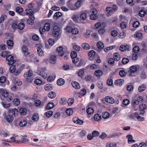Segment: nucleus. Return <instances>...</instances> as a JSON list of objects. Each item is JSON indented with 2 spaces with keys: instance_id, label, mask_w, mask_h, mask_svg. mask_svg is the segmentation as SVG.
Masks as SVG:
<instances>
[{
  "instance_id": "nucleus-24",
  "label": "nucleus",
  "mask_w": 147,
  "mask_h": 147,
  "mask_svg": "<svg viewBox=\"0 0 147 147\" xmlns=\"http://www.w3.org/2000/svg\"><path fill=\"white\" fill-rule=\"evenodd\" d=\"M22 66L18 68L17 69H16V71H14L13 74L15 76H17L21 72L23 69H22Z\"/></svg>"
},
{
  "instance_id": "nucleus-33",
  "label": "nucleus",
  "mask_w": 147,
  "mask_h": 147,
  "mask_svg": "<svg viewBox=\"0 0 147 147\" xmlns=\"http://www.w3.org/2000/svg\"><path fill=\"white\" fill-rule=\"evenodd\" d=\"M114 60L116 61H119L120 59V57L118 53H115L113 54Z\"/></svg>"
},
{
  "instance_id": "nucleus-30",
  "label": "nucleus",
  "mask_w": 147,
  "mask_h": 147,
  "mask_svg": "<svg viewBox=\"0 0 147 147\" xmlns=\"http://www.w3.org/2000/svg\"><path fill=\"white\" fill-rule=\"evenodd\" d=\"M19 113L21 115H25L27 112L26 109L24 108H21L19 110Z\"/></svg>"
},
{
  "instance_id": "nucleus-45",
  "label": "nucleus",
  "mask_w": 147,
  "mask_h": 147,
  "mask_svg": "<svg viewBox=\"0 0 147 147\" xmlns=\"http://www.w3.org/2000/svg\"><path fill=\"white\" fill-rule=\"evenodd\" d=\"M54 105L53 102H50L48 104L47 108L48 109H50L53 108L54 107Z\"/></svg>"
},
{
  "instance_id": "nucleus-9",
  "label": "nucleus",
  "mask_w": 147,
  "mask_h": 147,
  "mask_svg": "<svg viewBox=\"0 0 147 147\" xmlns=\"http://www.w3.org/2000/svg\"><path fill=\"white\" fill-rule=\"evenodd\" d=\"M45 69H41L38 71L37 73L38 74L41 76L44 79H45L47 76V75L45 71Z\"/></svg>"
},
{
  "instance_id": "nucleus-28",
  "label": "nucleus",
  "mask_w": 147,
  "mask_h": 147,
  "mask_svg": "<svg viewBox=\"0 0 147 147\" xmlns=\"http://www.w3.org/2000/svg\"><path fill=\"white\" fill-rule=\"evenodd\" d=\"M34 16L29 17V19L28 20L27 23L28 24L32 25L34 23Z\"/></svg>"
},
{
  "instance_id": "nucleus-23",
  "label": "nucleus",
  "mask_w": 147,
  "mask_h": 147,
  "mask_svg": "<svg viewBox=\"0 0 147 147\" xmlns=\"http://www.w3.org/2000/svg\"><path fill=\"white\" fill-rule=\"evenodd\" d=\"M146 88V85L145 84H143L140 85L138 88V90L139 92H143Z\"/></svg>"
},
{
  "instance_id": "nucleus-25",
  "label": "nucleus",
  "mask_w": 147,
  "mask_h": 147,
  "mask_svg": "<svg viewBox=\"0 0 147 147\" xmlns=\"http://www.w3.org/2000/svg\"><path fill=\"white\" fill-rule=\"evenodd\" d=\"M27 124V122L26 120H22L19 123V125L21 127L26 126Z\"/></svg>"
},
{
  "instance_id": "nucleus-6",
  "label": "nucleus",
  "mask_w": 147,
  "mask_h": 147,
  "mask_svg": "<svg viewBox=\"0 0 147 147\" xmlns=\"http://www.w3.org/2000/svg\"><path fill=\"white\" fill-rule=\"evenodd\" d=\"M53 35L55 37H57L61 34L60 28L59 27L55 26L53 27Z\"/></svg>"
},
{
  "instance_id": "nucleus-39",
  "label": "nucleus",
  "mask_w": 147,
  "mask_h": 147,
  "mask_svg": "<svg viewBox=\"0 0 147 147\" xmlns=\"http://www.w3.org/2000/svg\"><path fill=\"white\" fill-rule=\"evenodd\" d=\"M66 112L68 116H70L73 113V111L71 108L67 109Z\"/></svg>"
},
{
  "instance_id": "nucleus-14",
  "label": "nucleus",
  "mask_w": 147,
  "mask_h": 147,
  "mask_svg": "<svg viewBox=\"0 0 147 147\" xmlns=\"http://www.w3.org/2000/svg\"><path fill=\"white\" fill-rule=\"evenodd\" d=\"M22 50L23 52L24 53L26 56L27 57L29 56L30 53L28 52V49L26 46L25 45L23 46Z\"/></svg>"
},
{
  "instance_id": "nucleus-2",
  "label": "nucleus",
  "mask_w": 147,
  "mask_h": 147,
  "mask_svg": "<svg viewBox=\"0 0 147 147\" xmlns=\"http://www.w3.org/2000/svg\"><path fill=\"white\" fill-rule=\"evenodd\" d=\"M138 69V67L136 66H132L129 67V70L127 72V74L129 76H134Z\"/></svg>"
},
{
  "instance_id": "nucleus-19",
  "label": "nucleus",
  "mask_w": 147,
  "mask_h": 147,
  "mask_svg": "<svg viewBox=\"0 0 147 147\" xmlns=\"http://www.w3.org/2000/svg\"><path fill=\"white\" fill-rule=\"evenodd\" d=\"M6 142H15L16 143H19L18 140H16V138L14 137H10L9 139L5 140Z\"/></svg>"
},
{
  "instance_id": "nucleus-21",
  "label": "nucleus",
  "mask_w": 147,
  "mask_h": 147,
  "mask_svg": "<svg viewBox=\"0 0 147 147\" xmlns=\"http://www.w3.org/2000/svg\"><path fill=\"white\" fill-rule=\"evenodd\" d=\"M29 141V140L28 139L27 136H24L21 138V141H20V142H19V143H25L26 142H27Z\"/></svg>"
},
{
  "instance_id": "nucleus-16",
  "label": "nucleus",
  "mask_w": 147,
  "mask_h": 147,
  "mask_svg": "<svg viewBox=\"0 0 147 147\" xmlns=\"http://www.w3.org/2000/svg\"><path fill=\"white\" fill-rule=\"evenodd\" d=\"M63 47L60 46L59 47H57L56 49V51H57L58 53V55L60 56H62L64 55V52L63 51Z\"/></svg>"
},
{
  "instance_id": "nucleus-41",
  "label": "nucleus",
  "mask_w": 147,
  "mask_h": 147,
  "mask_svg": "<svg viewBox=\"0 0 147 147\" xmlns=\"http://www.w3.org/2000/svg\"><path fill=\"white\" fill-rule=\"evenodd\" d=\"M16 66L12 65L9 68V71L13 74L14 73V71H16Z\"/></svg>"
},
{
  "instance_id": "nucleus-7",
  "label": "nucleus",
  "mask_w": 147,
  "mask_h": 147,
  "mask_svg": "<svg viewBox=\"0 0 147 147\" xmlns=\"http://www.w3.org/2000/svg\"><path fill=\"white\" fill-rule=\"evenodd\" d=\"M70 55L71 57L73 59L72 62L74 63H76L78 61V59L76 58L77 56L76 52L74 51H72L71 52Z\"/></svg>"
},
{
  "instance_id": "nucleus-55",
  "label": "nucleus",
  "mask_w": 147,
  "mask_h": 147,
  "mask_svg": "<svg viewBox=\"0 0 147 147\" xmlns=\"http://www.w3.org/2000/svg\"><path fill=\"white\" fill-rule=\"evenodd\" d=\"M84 45L83 47V49L86 50H88L90 49V45L87 43H84L83 44Z\"/></svg>"
},
{
  "instance_id": "nucleus-56",
  "label": "nucleus",
  "mask_w": 147,
  "mask_h": 147,
  "mask_svg": "<svg viewBox=\"0 0 147 147\" xmlns=\"http://www.w3.org/2000/svg\"><path fill=\"white\" fill-rule=\"evenodd\" d=\"M97 87L100 89H101L103 88L102 82L101 81L98 82L97 83Z\"/></svg>"
},
{
  "instance_id": "nucleus-18",
  "label": "nucleus",
  "mask_w": 147,
  "mask_h": 147,
  "mask_svg": "<svg viewBox=\"0 0 147 147\" xmlns=\"http://www.w3.org/2000/svg\"><path fill=\"white\" fill-rule=\"evenodd\" d=\"M57 59V57L55 55H52L50 59V63L52 64H55L56 63Z\"/></svg>"
},
{
  "instance_id": "nucleus-58",
  "label": "nucleus",
  "mask_w": 147,
  "mask_h": 147,
  "mask_svg": "<svg viewBox=\"0 0 147 147\" xmlns=\"http://www.w3.org/2000/svg\"><path fill=\"white\" fill-rule=\"evenodd\" d=\"M53 112L52 111H49L45 113L46 116L48 117H51L53 114Z\"/></svg>"
},
{
  "instance_id": "nucleus-53",
  "label": "nucleus",
  "mask_w": 147,
  "mask_h": 147,
  "mask_svg": "<svg viewBox=\"0 0 147 147\" xmlns=\"http://www.w3.org/2000/svg\"><path fill=\"white\" fill-rule=\"evenodd\" d=\"M145 14H146V13L145 11L144 10H141L139 12V15L142 17H144Z\"/></svg>"
},
{
  "instance_id": "nucleus-47",
  "label": "nucleus",
  "mask_w": 147,
  "mask_h": 147,
  "mask_svg": "<svg viewBox=\"0 0 147 147\" xmlns=\"http://www.w3.org/2000/svg\"><path fill=\"white\" fill-rule=\"evenodd\" d=\"M25 27V24L23 23H19L18 25V28L20 30H23Z\"/></svg>"
},
{
  "instance_id": "nucleus-37",
  "label": "nucleus",
  "mask_w": 147,
  "mask_h": 147,
  "mask_svg": "<svg viewBox=\"0 0 147 147\" xmlns=\"http://www.w3.org/2000/svg\"><path fill=\"white\" fill-rule=\"evenodd\" d=\"M140 77L142 79H145L147 78V74L144 71L142 72L140 74Z\"/></svg>"
},
{
  "instance_id": "nucleus-52",
  "label": "nucleus",
  "mask_w": 147,
  "mask_h": 147,
  "mask_svg": "<svg viewBox=\"0 0 147 147\" xmlns=\"http://www.w3.org/2000/svg\"><path fill=\"white\" fill-rule=\"evenodd\" d=\"M146 108V105L145 104L140 105L139 106V108L140 111H144Z\"/></svg>"
},
{
  "instance_id": "nucleus-12",
  "label": "nucleus",
  "mask_w": 147,
  "mask_h": 147,
  "mask_svg": "<svg viewBox=\"0 0 147 147\" xmlns=\"http://www.w3.org/2000/svg\"><path fill=\"white\" fill-rule=\"evenodd\" d=\"M139 103L138 102L136 101L135 99H134V98L131 102V104L133 109L136 111L137 110V108L136 107V106L138 105Z\"/></svg>"
},
{
  "instance_id": "nucleus-5",
  "label": "nucleus",
  "mask_w": 147,
  "mask_h": 147,
  "mask_svg": "<svg viewBox=\"0 0 147 147\" xmlns=\"http://www.w3.org/2000/svg\"><path fill=\"white\" fill-rule=\"evenodd\" d=\"M91 12L92 13L90 15V18L91 20H95L98 18L97 11V10L95 8H93L91 10Z\"/></svg>"
},
{
  "instance_id": "nucleus-48",
  "label": "nucleus",
  "mask_w": 147,
  "mask_h": 147,
  "mask_svg": "<svg viewBox=\"0 0 147 147\" xmlns=\"http://www.w3.org/2000/svg\"><path fill=\"white\" fill-rule=\"evenodd\" d=\"M74 102V99L72 98H70L68 99L67 102L69 106H71L73 104Z\"/></svg>"
},
{
  "instance_id": "nucleus-15",
  "label": "nucleus",
  "mask_w": 147,
  "mask_h": 147,
  "mask_svg": "<svg viewBox=\"0 0 147 147\" xmlns=\"http://www.w3.org/2000/svg\"><path fill=\"white\" fill-rule=\"evenodd\" d=\"M73 122L79 125H82L83 123V121L80 119L78 118L75 117L73 118Z\"/></svg>"
},
{
  "instance_id": "nucleus-46",
  "label": "nucleus",
  "mask_w": 147,
  "mask_h": 147,
  "mask_svg": "<svg viewBox=\"0 0 147 147\" xmlns=\"http://www.w3.org/2000/svg\"><path fill=\"white\" fill-rule=\"evenodd\" d=\"M109 113L108 112H106L103 113L102 117L104 119H107L109 117Z\"/></svg>"
},
{
  "instance_id": "nucleus-4",
  "label": "nucleus",
  "mask_w": 147,
  "mask_h": 147,
  "mask_svg": "<svg viewBox=\"0 0 147 147\" xmlns=\"http://www.w3.org/2000/svg\"><path fill=\"white\" fill-rule=\"evenodd\" d=\"M82 0H78L77 2L75 4L74 6L76 7H75L73 5L69 7V9L72 10H75L78 8L80 7L82 5Z\"/></svg>"
},
{
  "instance_id": "nucleus-51",
  "label": "nucleus",
  "mask_w": 147,
  "mask_h": 147,
  "mask_svg": "<svg viewBox=\"0 0 147 147\" xmlns=\"http://www.w3.org/2000/svg\"><path fill=\"white\" fill-rule=\"evenodd\" d=\"M135 35L136 37L139 39L142 38L143 36L142 34L140 32H136Z\"/></svg>"
},
{
  "instance_id": "nucleus-59",
  "label": "nucleus",
  "mask_w": 147,
  "mask_h": 147,
  "mask_svg": "<svg viewBox=\"0 0 147 147\" xmlns=\"http://www.w3.org/2000/svg\"><path fill=\"white\" fill-rule=\"evenodd\" d=\"M133 51L135 53H137L140 51V48L139 46H136L134 47L133 49Z\"/></svg>"
},
{
  "instance_id": "nucleus-60",
  "label": "nucleus",
  "mask_w": 147,
  "mask_h": 147,
  "mask_svg": "<svg viewBox=\"0 0 147 147\" xmlns=\"http://www.w3.org/2000/svg\"><path fill=\"white\" fill-rule=\"evenodd\" d=\"M41 102L40 100H35L34 104L37 107H38L40 105Z\"/></svg>"
},
{
  "instance_id": "nucleus-62",
  "label": "nucleus",
  "mask_w": 147,
  "mask_h": 147,
  "mask_svg": "<svg viewBox=\"0 0 147 147\" xmlns=\"http://www.w3.org/2000/svg\"><path fill=\"white\" fill-rule=\"evenodd\" d=\"M72 34L76 35L78 33V30L77 28L73 29L71 32Z\"/></svg>"
},
{
  "instance_id": "nucleus-20",
  "label": "nucleus",
  "mask_w": 147,
  "mask_h": 147,
  "mask_svg": "<svg viewBox=\"0 0 147 147\" xmlns=\"http://www.w3.org/2000/svg\"><path fill=\"white\" fill-rule=\"evenodd\" d=\"M124 80L122 79H119L115 81L114 82L115 85L117 86L121 85L124 83Z\"/></svg>"
},
{
  "instance_id": "nucleus-38",
  "label": "nucleus",
  "mask_w": 147,
  "mask_h": 147,
  "mask_svg": "<svg viewBox=\"0 0 147 147\" xmlns=\"http://www.w3.org/2000/svg\"><path fill=\"white\" fill-rule=\"evenodd\" d=\"M101 118V115H99L98 114H95L94 116V119L96 121H99Z\"/></svg>"
},
{
  "instance_id": "nucleus-54",
  "label": "nucleus",
  "mask_w": 147,
  "mask_h": 147,
  "mask_svg": "<svg viewBox=\"0 0 147 147\" xmlns=\"http://www.w3.org/2000/svg\"><path fill=\"white\" fill-rule=\"evenodd\" d=\"M95 55V52L93 50L90 51L88 53V55L90 57H94Z\"/></svg>"
},
{
  "instance_id": "nucleus-31",
  "label": "nucleus",
  "mask_w": 147,
  "mask_h": 147,
  "mask_svg": "<svg viewBox=\"0 0 147 147\" xmlns=\"http://www.w3.org/2000/svg\"><path fill=\"white\" fill-rule=\"evenodd\" d=\"M26 11L27 15H28L30 17L33 16V13L32 10L27 9Z\"/></svg>"
},
{
  "instance_id": "nucleus-27",
  "label": "nucleus",
  "mask_w": 147,
  "mask_h": 147,
  "mask_svg": "<svg viewBox=\"0 0 147 147\" xmlns=\"http://www.w3.org/2000/svg\"><path fill=\"white\" fill-rule=\"evenodd\" d=\"M44 88L46 90H51L52 89V85L50 84H47L45 85Z\"/></svg>"
},
{
  "instance_id": "nucleus-42",
  "label": "nucleus",
  "mask_w": 147,
  "mask_h": 147,
  "mask_svg": "<svg viewBox=\"0 0 147 147\" xmlns=\"http://www.w3.org/2000/svg\"><path fill=\"white\" fill-rule=\"evenodd\" d=\"M102 74V72L100 70H97L95 71V75L97 77H99Z\"/></svg>"
},
{
  "instance_id": "nucleus-44",
  "label": "nucleus",
  "mask_w": 147,
  "mask_h": 147,
  "mask_svg": "<svg viewBox=\"0 0 147 147\" xmlns=\"http://www.w3.org/2000/svg\"><path fill=\"white\" fill-rule=\"evenodd\" d=\"M32 119L34 121H37L39 119L38 115L37 113H35L32 117Z\"/></svg>"
},
{
  "instance_id": "nucleus-1",
  "label": "nucleus",
  "mask_w": 147,
  "mask_h": 147,
  "mask_svg": "<svg viewBox=\"0 0 147 147\" xmlns=\"http://www.w3.org/2000/svg\"><path fill=\"white\" fill-rule=\"evenodd\" d=\"M118 9V6L115 5H112L111 7H108L106 8L107 16H109L115 11Z\"/></svg>"
},
{
  "instance_id": "nucleus-64",
  "label": "nucleus",
  "mask_w": 147,
  "mask_h": 147,
  "mask_svg": "<svg viewBox=\"0 0 147 147\" xmlns=\"http://www.w3.org/2000/svg\"><path fill=\"white\" fill-rule=\"evenodd\" d=\"M23 10L22 8L19 7H17L16 9V12L19 13H20L23 11Z\"/></svg>"
},
{
  "instance_id": "nucleus-32",
  "label": "nucleus",
  "mask_w": 147,
  "mask_h": 147,
  "mask_svg": "<svg viewBox=\"0 0 147 147\" xmlns=\"http://www.w3.org/2000/svg\"><path fill=\"white\" fill-rule=\"evenodd\" d=\"M50 25L49 23H46L44 25V29L45 31H48L50 29Z\"/></svg>"
},
{
  "instance_id": "nucleus-61",
  "label": "nucleus",
  "mask_w": 147,
  "mask_h": 147,
  "mask_svg": "<svg viewBox=\"0 0 147 147\" xmlns=\"http://www.w3.org/2000/svg\"><path fill=\"white\" fill-rule=\"evenodd\" d=\"M107 147H116V144L115 143H107Z\"/></svg>"
},
{
  "instance_id": "nucleus-8",
  "label": "nucleus",
  "mask_w": 147,
  "mask_h": 147,
  "mask_svg": "<svg viewBox=\"0 0 147 147\" xmlns=\"http://www.w3.org/2000/svg\"><path fill=\"white\" fill-rule=\"evenodd\" d=\"M6 60L8 61L7 63L9 65H12L15 62V61L13 59V56L10 55L7 56Z\"/></svg>"
},
{
  "instance_id": "nucleus-10",
  "label": "nucleus",
  "mask_w": 147,
  "mask_h": 147,
  "mask_svg": "<svg viewBox=\"0 0 147 147\" xmlns=\"http://www.w3.org/2000/svg\"><path fill=\"white\" fill-rule=\"evenodd\" d=\"M105 100L107 102L110 104H113L115 102L114 99L111 96H106L104 98Z\"/></svg>"
},
{
  "instance_id": "nucleus-63",
  "label": "nucleus",
  "mask_w": 147,
  "mask_h": 147,
  "mask_svg": "<svg viewBox=\"0 0 147 147\" xmlns=\"http://www.w3.org/2000/svg\"><path fill=\"white\" fill-rule=\"evenodd\" d=\"M119 75L121 77H124L126 75L125 71L123 70H120L119 72Z\"/></svg>"
},
{
  "instance_id": "nucleus-26",
  "label": "nucleus",
  "mask_w": 147,
  "mask_h": 147,
  "mask_svg": "<svg viewBox=\"0 0 147 147\" xmlns=\"http://www.w3.org/2000/svg\"><path fill=\"white\" fill-rule=\"evenodd\" d=\"M62 15V13L60 12H57L54 14L53 18L54 19L57 20Z\"/></svg>"
},
{
  "instance_id": "nucleus-36",
  "label": "nucleus",
  "mask_w": 147,
  "mask_h": 147,
  "mask_svg": "<svg viewBox=\"0 0 147 147\" xmlns=\"http://www.w3.org/2000/svg\"><path fill=\"white\" fill-rule=\"evenodd\" d=\"M86 112L88 114L91 115L93 113L94 110L92 108L89 107L87 109Z\"/></svg>"
},
{
  "instance_id": "nucleus-17",
  "label": "nucleus",
  "mask_w": 147,
  "mask_h": 147,
  "mask_svg": "<svg viewBox=\"0 0 147 147\" xmlns=\"http://www.w3.org/2000/svg\"><path fill=\"white\" fill-rule=\"evenodd\" d=\"M134 99H135V100L138 102V103L140 102H142L143 100V98L142 96L137 95H135L134 98Z\"/></svg>"
},
{
  "instance_id": "nucleus-34",
  "label": "nucleus",
  "mask_w": 147,
  "mask_h": 147,
  "mask_svg": "<svg viewBox=\"0 0 147 147\" xmlns=\"http://www.w3.org/2000/svg\"><path fill=\"white\" fill-rule=\"evenodd\" d=\"M97 46L98 48L100 49H102L104 47V45L102 42L100 41L98 42L97 44Z\"/></svg>"
},
{
  "instance_id": "nucleus-35",
  "label": "nucleus",
  "mask_w": 147,
  "mask_h": 147,
  "mask_svg": "<svg viewBox=\"0 0 147 147\" xmlns=\"http://www.w3.org/2000/svg\"><path fill=\"white\" fill-rule=\"evenodd\" d=\"M38 54L40 56H42L43 55L44 53L42 49L40 47H38L37 48Z\"/></svg>"
},
{
  "instance_id": "nucleus-3",
  "label": "nucleus",
  "mask_w": 147,
  "mask_h": 147,
  "mask_svg": "<svg viewBox=\"0 0 147 147\" xmlns=\"http://www.w3.org/2000/svg\"><path fill=\"white\" fill-rule=\"evenodd\" d=\"M33 71L32 70L30 69L28 73L24 74V78L27 79L28 82H31L33 80L31 77L33 76Z\"/></svg>"
},
{
  "instance_id": "nucleus-50",
  "label": "nucleus",
  "mask_w": 147,
  "mask_h": 147,
  "mask_svg": "<svg viewBox=\"0 0 147 147\" xmlns=\"http://www.w3.org/2000/svg\"><path fill=\"white\" fill-rule=\"evenodd\" d=\"M19 113L18 110L16 109H13L12 111V113L14 116H16Z\"/></svg>"
},
{
  "instance_id": "nucleus-22",
  "label": "nucleus",
  "mask_w": 147,
  "mask_h": 147,
  "mask_svg": "<svg viewBox=\"0 0 147 147\" xmlns=\"http://www.w3.org/2000/svg\"><path fill=\"white\" fill-rule=\"evenodd\" d=\"M6 118L7 121L9 123L11 122L13 119L12 115L10 114H9L8 115H7Z\"/></svg>"
},
{
  "instance_id": "nucleus-29",
  "label": "nucleus",
  "mask_w": 147,
  "mask_h": 147,
  "mask_svg": "<svg viewBox=\"0 0 147 147\" xmlns=\"http://www.w3.org/2000/svg\"><path fill=\"white\" fill-rule=\"evenodd\" d=\"M64 80L62 78H59L57 81V84L59 86H62L64 84Z\"/></svg>"
},
{
  "instance_id": "nucleus-40",
  "label": "nucleus",
  "mask_w": 147,
  "mask_h": 147,
  "mask_svg": "<svg viewBox=\"0 0 147 147\" xmlns=\"http://www.w3.org/2000/svg\"><path fill=\"white\" fill-rule=\"evenodd\" d=\"M48 96L51 98H53L56 97V94L55 92H51L48 94Z\"/></svg>"
},
{
  "instance_id": "nucleus-13",
  "label": "nucleus",
  "mask_w": 147,
  "mask_h": 147,
  "mask_svg": "<svg viewBox=\"0 0 147 147\" xmlns=\"http://www.w3.org/2000/svg\"><path fill=\"white\" fill-rule=\"evenodd\" d=\"M6 81V78L4 76H2L0 78V85L1 86L5 87V84L4 83Z\"/></svg>"
},
{
  "instance_id": "nucleus-49",
  "label": "nucleus",
  "mask_w": 147,
  "mask_h": 147,
  "mask_svg": "<svg viewBox=\"0 0 147 147\" xmlns=\"http://www.w3.org/2000/svg\"><path fill=\"white\" fill-rule=\"evenodd\" d=\"M7 100L8 102H10L13 98V94H11L7 96Z\"/></svg>"
},
{
  "instance_id": "nucleus-11",
  "label": "nucleus",
  "mask_w": 147,
  "mask_h": 147,
  "mask_svg": "<svg viewBox=\"0 0 147 147\" xmlns=\"http://www.w3.org/2000/svg\"><path fill=\"white\" fill-rule=\"evenodd\" d=\"M71 84L73 87L76 89L78 90L80 88V85L76 81L72 82Z\"/></svg>"
},
{
  "instance_id": "nucleus-57",
  "label": "nucleus",
  "mask_w": 147,
  "mask_h": 147,
  "mask_svg": "<svg viewBox=\"0 0 147 147\" xmlns=\"http://www.w3.org/2000/svg\"><path fill=\"white\" fill-rule=\"evenodd\" d=\"M13 104L16 106H17L20 104L19 100L17 98L14 99L13 101Z\"/></svg>"
},
{
  "instance_id": "nucleus-43",
  "label": "nucleus",
  "mask_w": 147,
  "mask_h": 147,
  "mask_svg": "<svg viewBox=\"0 0 147 147\" xmlns=\"http://www.w3.org/2000/svg\"><path fill=\"white\" fill-rule=\"evenodd\" d=\"M13 82L15 85L19 86L22 84V82L18 80H15L13 81Z\"/></svg>"
}]
</instances>
